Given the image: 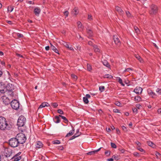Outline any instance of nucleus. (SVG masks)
Listing matches in <instances>:
<instances>
[{
    "instance_id": "obj_1",
    "label": "nucleus",
    "mask_w": 161,
    "mask_h": 161,
    "mask_svg": "<svg viewBox=\"0 0 161 161\" xmlns=\"http://www.w3.org/2000/svg\"><path fill=\"white\" fill-rule=\"evenodd\" d=\"M12 128L11 125L6 119L3 117H0V129L2 130H9Z\"/></svg>"
},
{
    "instance_id": "obj_2",
    "label": "nucleus",
    "mask_w": 161,
    "mask_h": 161,
    "mask_svg": "<svg viewBox=\"0 0 161 161\" xmlns=\"http://www.w3.org/2000/svg\"><path fill=\"white\" fill-rule=\"evenodd\" d=\"M10 86V85H8L7 86L6 88L3 89L4 87V85L3 84L2 82L0 83V92L2 93H3L5 92H7V93H9V94L12 97L13 95V92H12L13 90H14L13 87H10L9 88V87Z\"/></svg>"
},
{
    "instance_id": "obj_3",
    "label": "nucleus",
    "mask_w": 161,
    "mask_h": 161,
    "mask_svg": "<svg viewBox=\"0 0 161 161\" xmlns=\"http://www.w3.org/2000/svg\"><path fill=\"white\" fill-rule=\"evenodd\" d=\"M16 138L19 142V144H23L26 140V137L25 135L22 133H19L17 134Z\"/></svg>"
},
{
    "instance_id": "obj_4",
    "label": "nucleus",
    "mask_w": 161,
    "mask_h": 161,
    "mask_svg": "<svg viewBox=\"0 0 161 161\" xmlns=\"http://www.w3.org/2000/svg\"><path fill=\"white\" fill-rule=\"evenodd\" d=\"M26 121V118L24 116H19L17 121V125L19 127L24 126L25 124Z\"/></svg>"
},
{
    "instance_id": "obj_5",
    "label": "nucleus",
    "mask_w": 161,
    "mask_h": 161,
    "mask_svg": "<svg viewBox=\"0 0 161 161\" xmlns=\"http://www.w3.org/2000/svg\"><path fill=\"white\" fill-rule=\"evenodd\" d=\"M9 142L10 146L13 147H16L19 144V142L17 141L16 138H11L9 141Z\"/></svg>"
},
{
    "instance_id": "obj_6",
    "label": "nucleus",
    "mask_w": 161,
    "mask_h": 161,
    "mask_svg": "<svg viewBox=\"0 0 161 161\" xmlns=\"http://www.w3.org/2000/svg\"><path fill=\"white\" fill-rule=\"evenodd\" d=\"M12 108L15 110H17L19 108V103L16 100L14 99L10 103Z\"/></svg>"
},
{
    "instance_id": "obj_7",
    "label": "nucleus",
    "mask_w": 161,
    "mask_h": 161,
    "mask_svg": "<svg viewBox=\"0 0 161 161\" xmlns=\"http://www.w3.org/2000/svg\"><path fill=\"white\" fill-rule=\"evenodd\" d=\"M150 8L151 9L150 11L151 14H155L156 13L157 11V8L156 5L154 4L150 6Z\"/></svg>"
},
{
    "instance_id": "obj_8",
    "label": "nucleus",
    "mask_w": 161,
    "mask_h": 161,
    "mask_svg": "<svg viewBox=\"0 0 161 161\" xmlns=\"http://www.w3.org/2000/svg\"><path fill=\"white\" fill-rule=\"evenodd\" d=\"M142 91V89L139 86L136 87L134 90L133 92L136 94H141Z\"/></svg>"
},
{
    "instance_id": "obj_9",
    "label": "nucleus",
    "mask_w": 161,
    "mask_h": 161,
    "mask_svg": "<svg viewBox=\"0 0 161 161\" xmlns=\"http://www.w3.org/2000/svg\"><path fill=\"white\" fill-rule=\"evenodd\" d=\"M2 100L3 103L6 105H7L10 103L9 99L6 96L2 97Z\"/></svg>"
},
{
    "instance_id": "obj_10",
    "label": "nucleus",
    "mask_w": 161,
    "mask_h": 161,
    "mask_svg": "<svg viewBox=\"0 0 161 161\" xmlns=\"http://www.w3.org/2000/svg\"><path fill=\"white\" fill-rule=\"evenodd\" d=\"M91 96L89 94H87L86 96L83 97V101L85 104H87L89 102L88 98H90Z\"/></svg>"
},
{
    "instance_id": "obj_11",
    "label": "nucleus",
    "mask_w": 161,
    "mask_h": 161,
    "mask_svg": "<svg viewBox=\"0 0 161 161\" xmlns=\"http://www.w3.org/2000/svg\"><path fill=\"white\" fill-rule=\"evenodd\" d=\"M114 40L115 44L119 46L120 44V41L119 38L116 36H114Z\"/></svg>"
},
{
    "instance_id": "obj_12",
    "label": "nucleus",
    "mask_w": 161,
    "mask_h": 161,
    "mask_svg": "<svg viewBox=\"0 0 161 161\" xmlns=\"http://www.w3.org/2000/svg\"><path fill=\"white\" fill-rule=\"evenodd\" d=\"M147 92L149 95L151 96L153 98H155L156 96V94L151 89H148Z\"/></svg>"
},
{
    "instance_id": "obj_13",
    "label": "nucleus",
    "mask_w": 161,
    "mask_h": 161,
    "mask_svg": "<svg viewBox=\"0 0 161 161\" xmlns=\"http://www.w3.org/2000/svg\"><path fill=\"white\" fill-rule=\"evenodd\" d=\"M41 11V9L37 7L35 8L34 13L36 15L38 16L40 13Z\"/></svg>"
},
{
    "instance_id": "obj_14",
    "label": "nucleus",
    "mask_w": 161,
    "mask_h": 161,
    "mask_svg": "<svg viewBox=\"0 0 161 161\" xmlns=\"http://www.w3.org/2000/svg\"><path fill=\"white\" fill-rule=\"evenodd\" d=\"M50 106V104L46 102H44L42 103L39 106V108H44L46 106L48 107Z\"/></svg>"
},
{
    "instance_id": "obj_15",
    "label": "nucleus",
    "mask_w": 161,
    "mask_h": 161,
    "mask_svg": "<svg viewBox=\"0 0 161 161\" xmlns=\"http://www.w3.org/2000/svg\"><path fill=\"white\" fill-rule=\"evenodd\" d=\"M51 46L50 48L55 53L59 54L58 50L56 48V47L53 45L52 44H50Z\"/></svg>"
},
{
    "instance_id": "obj_16",
    "label": "nucleus",
    "mask_w": 161,
    "mask_h": 161,
    "mask_svg": "<svg viewBox=\"0 0 161 161\" xmlns=\"http://www.w3.org/2000/svg\"><path fill=\"white\" fill-rule=\"evenodd\" d=\"M79 13L78 9L76 8H75L72 11V14L74 15H76Z\"/></svg>"
},
{
    "instance_id": "obj_17",
    "label": "nucleus",
    "mask_w": 161,
    "mask_h": 161,
    "mask_svg": "<svg viewBox=\"0 0 161 161\" xmlns=\"http://www.w3.org/2000/svg\"><path fill=\"white\" fill-rule=\"evenodd\" d=\"M21 157L20 156H17V154H16L13 158L14 161H18L21 159Z\"/></svg>"
},
{
    "instance_id": "obj_18",
    "label": "nucleus",
    "mask_w": 161,
    "mask_h": 161,
    "mask_svg": "<svg viewBox=\"0 0 161 161\" xmlns=\"http://www.w3.org/2000/svg\"><path fill=\"white\" fill-rule=\"evenodd\" d=\"M116 10L120 14H123L124 12L119 7H116Z\"/></svg>"
},
{
    "instance_id": "obj_19",
    "label": "nucleus",
    "mask_w": 161,
    "mask_h": 161,
    "mask_svg": "<svg viewBox=\"0 0 161 161\" xmlns=\"http://www.w3.org/2000/svg\"><path fill=\"white\" fill-rule=\"evenodd\" d=\"M103 64L106 67L109 68L110 67V65L109 64L108 62L106 60H103L102 61Z\"/></svg>"
},
{
    "instance_id": "obj_20",
    "label": "nucleus",
    "mask_w": 161,
    "mask_h": 161,
    "mask_svg": "<svg viewBox=\"0 0 161 161\" xmlns=\"http://www.w3.org/2000/svg\"><path fill=\"white\" fill-rule=\"evenodd\" d=\"M93 47L94 48V51L95 52H100V50L99 48L96 45H93Z\"/></svg>"
},
{
    "instance_id": "obj_21",
    "label": "nucleus",
    "mask_w": 161,
    "mask_h": 161,
    "mask_svg": "<svg viewBox=\"0 0 161 161\" xmlns=\"http://www.w3.org/2000/svg\"><path fill=\"white\" fill-rule=\"evenodd\" d=\"M87 32L88 34L89 35V37H91L92 36V31L91 29L88 28H87Z\"/></svg>"
},
{
    "instance_id": "obj_22",
    "label": "nucleus",
    "mask_w": 161,
    "mask_h": 161,
    "mask_svg": "<svg viewBox=\"0 0 161 161\" xmlns=\"http://www.w3.org/2000/svg\"><path fill=\"white\" fill-rule=\"evenodd\" d=\"M42 143L40 141L37 142L36 145V147L38 148H41L42 147Z\"/></svg>"
},
{
    "instance_id": "obj_23",
    "label": "nucleus",
    "mask_w": 161,
    "mask_h": 161,
    "mask_svg": "<svg viewBox=\"0 0 161 161\" xmlns=\"http://www.w3.org/2000/svg\"><path fill=\"white\" fill-rule=\"evenodd\" d=\"M135 101L136 103L138 102L142 101V98L139 96H136L134 98Z\"/></svg>"
},
{
    "instance_id": "obj_24",
    "label": "nucleus",
    "mask_w": 161,
    "mask_h": 161,
    "mask_svg": "<svg viewBox=\"0 0 161 161\" xmlns=\"http://www.w3.org/2000/svg\"><path fill=\"white\" fill-rule=\"evenodd\" d=\"M65 44L64 45V46L68 48L69 50H70L73 51L74 50V49L73 47H72L71 45H69L68 44L65 43Z\"/></svg>"
},
{
    "instance_id": "obj_25",
    "label": "nucleus",
    "mask_w": 161,
    "mask_h": 161,
    "mask_svg": "<svg viewBox=\"0 0 161 161\" xmlns=\"http://www.w3.org/2000/svg\"><path fill=\"white\" fill-rule=\"evenodd\" d=\"M53 120L54 122L56 123H59L60 122L59 116H56Z\"/></svg>"
},
{
    "instance_id": "obj_26",
    "label": "nucleus",
    "mask_w": 161,
    "mask_h": 161,
    "mask_svg": "<svg viewBox=\"0 0 161 161\" xmlns=\"http://www.w3.org/2000/svg\"><path fill=\"white\" fill-rule=\"evenodd\" d=\"M117 79L118 80V82L121 84V85L123 86H125V84H123L122 82V80L119 77H117Z\"/></svg>"
},
{
    "instance_id": "obj_27",
    "label": "nucleus",
    "mask_w": 161,
    "mask_h": 161,
    "mask_svg": "<svg viewBox=\"0 0 161 161\" xmlns=\"http://www.w3.org/2000/svg\"><path fill=\"white\" fill-rule=\"evenodd\" d=\"M135 57L141 63H142L143 60L142 58L138 55H135Z\"/></svg>"
},
{
    "instance_id": "obj_28",
    "label": "nucleus",
    "mask_w": 161,
    "mask_h": 161,
    "mask_svg": "<svg viewBox=\"0 0 161 161\" xmlns=\"http://www.w3.org/2000/svg\"><path fill=\"white\" fill-rule=\"evenodd\" d=\"M147 144L149 146L153 148H154L155 147V144L152 142H148Z\"/></svg>"
},
{
    "instance_id": "obj_29",
    "label": "nucleus",
    "mask_w": 161,
    "mask_h": 161,
    "mask_svg": "<svg viewBox=\"0 0 161 161\" xmlns=\"http://www.w3.org/2000/svg\"><path fill=\"white\" fill-rule=\"evenodd\" d=\"M74 130H72L69 131V132L66 135V137H68L72 135L74 132Z\"/></svg>"
},
{
    "instance_id": "obj_30",
    "label": "nucleus",
    "mask_w": 161,
    "mask_h": 161,
    "mask_svg": "<svg viewBox=\"0 0 161 161\" xmlns=\"http://www.w3.org/2000/svg\"><path fill=\"white\" fill-rule=\"evenodd\" d=\"M77 25L78 26V27L79 28H81L83 29V25H82L80 21H78L77 22Z\"/></svg>"
},
{
    "instance_id": "obj_31",
    "label": "nucleus",
    "mask_w": 161,
    "mask_h": 161,
    "mask_svg": "<svg viewBox=\"0 0 161 161\" xmlns=\"http://www.w3.org/2000/svg\"><path fill=\"white\" fill-rule=\"evenodd\" d=\"M126 15L127 17L129 18H131L132 17V15L128 11H126L125 12Z\"/></svg>"
},
{
    "instance_id": "obj_32",
    "label": "nucleus",
    "mask_w": 161,
    "mask_h": 161,
    "mask_svg": "<svg viewBox=\"0 0 161 161\" xmlns=\"http://www.w3.org/2000/svg\"><path fill=\"white\" fill-rule=\"evenodd\" d=\"M134 30H135V31L136 32L137 34H138L140 33V30L137 27H136V26H135L134 27Z\"/></svg>"
},
{
    "instance_id": "obj_33",
    "label": "nucleus",
    "mask_w": 161,
    "mask_h": 161,
    "mask_svg": "<svg viewBox=\"0 0 161 161\" xmlns=\"http://www.w3.org/2000/svg\"><path fill=\"white\" fill-rule=\"evenodd\" d=\"M14 9V8L13 7H12L11 6H8V11L10 12H12L13 9Z\"/></svg>"
},
{
    "instance_id": "obj_34",
    "label": "nucleus",
    "mask_w": 161,
    "mask_h": 161,
    "mask_svg": "<svg viewBox=\"0 0 161 161\" xmlns=\"http://www.w3.org/2000/svg\"><path fill=\"white\" fill-rule=\"evenodd\" d=\"M87 69L89 71H90L92 69L91 65L90 64H87Z\"/></svg>"
},
{
    "instance_id": "obj_35",
    "label": "nucleus",
    "mask_w": 161,
    "mask_h": 161,
    "mask_svg": "<svg viewBox=\"0 0 161 161\" xmlns=\"http://www.w3.org/2000/svg\"><path fill=\"white\" fill-rule=\"evenodd\" d=\"M104 86H101L99 87V90L101 92H103L104 90Z\"/></svg>"
},
{
    "instance_id": "obj_36",
    "label": "nucleus",
    "mask_w": 161,
    "mask_h": 161,
    "mask_svg": "<svg viewBox=\"0 0 161 161\" xmlns=\"http://www.w3.org/2000/svg\"><path fill=\"white\" fill-rule=\"evenodd\" d=\"M61 117L64 120L65 123H67L68 122V120L65 117L63 116H61Z\"/></svg>"
},
{
    "instance_id": "obj_37",
    "label": "nucleus",
    "mask_w": 161,
    "mask_h": 161,
    "mask_svg": "<svg viewBox=\"0 0 161 161\" xmlns=\"http://www.w3.org/2000/svg\"><path fill=\"white\" fill-rule=\"evenodd\" d=\"M5 151L6 152V156L7 157H9L10 156V154L11 153V152L10 151L9 153H8V154L6 152H8V149H7V148H6V149H5Z\"/></svg>"
},
{
    "instance_id": "obj_38",
    "label": "nucleus",
    "mask_w": 161,
    "mask_h": 161,
    "mask_svg": "<svg viewBox=\"0 0 161 161\" xmlns=\"http://www.w3.org/2000/svg\"><path fill=\"white\" fill-rule=\"evenodd\" d=\"M111 147L113 148H116L117 147L116 144L114 143L111 142Z\"/></svg>"
},
{
    "instance_id": "obj_39",
    "label": "nucleus",
    "mask_w": 161,
    "mask_h": 161,
    "mask_svg": "<svg viewBox=\"0 0 161 161\" xmlns=\"http://www.w3.org/2000/svg\"><path fill=\"white\" fill-rule=\"evenodd\" d=\"M60 143V141L58 140H55L53 141V143L54 144H59Z\"/></svg>"
},
{
    "instance_id": "obj_40",
    "label": "nucleus",
    "mask_w": 161,
    "mask_h": 161,
    "mask_svg": "<svg viewBox=\"0 0 161 161\" xmlns=\"http://www.w3.org/2000/svg\"><path fill=\"white\" fill-rule=\"evenodd\" d=\"M105 77L107 78L110 79L113 78V76L111 75L108 74L105 75Z\"/></svg>"
},
{
    "instance_id": "obj_41",
    "label": "nucleus",
    "mask_w": 161,
    "mask_h": 161,
    "mask_svg": "<svg viewBox=\"0 0 161 161\" xmlns=\"http://www.w3.org/2000/svg\"><path fill=\"white\" fill-rule=\"evenodd\" d=\"M115 104L117 106L120 107L121 106V103L118 101L116 102L115 103Z\"/></svg>"
},
{
    "instance_id": "obj_42",
    "label": "nucleus",
    "mask_w": 161,
    "mask_h": 161,
    "mask_svg": "<svg viewBox=\"0 0 161 161\" xmlns=\"http://www.w3.org/2000/svg\"><path fill=\"white\" fill-rule=\"evenodd\" d=\"M137 149L138 150H139L141 152H145V150L142 148L140 147H137Z\"/></svg>"
},
{
    "instance_id": "obj_43",
    "label": "nucleus",
    "mask_w": 161,
    "mask_h": 161,
    "mask_svg": "<svg viewBox=\"0 0 161 161\" xmlns=\"http://www.w3.org/2000/svg\"><path fill=\"white\" fill-rule=\"evenodd\" d=\"M157 92L159 95H161V89L158 88L156 90Z\"/></svg>"
},
{
    "instance_id": "obj_44",
    "label": "nucleus",
    "mask_w": 161,
    "mask_h": 161,
    "mask_svg": "<svg viewBox=\"0 0 161 161\" xmlns=\"http://www.w3.org/2000/svg\"><path fill=\"white\" fill-rule=\"evenodd\" d=\"M110 151H106L105 152V154L107 156H109L110 154Z\"/></svg>"
},
{
    "instance_id": "obj_45",
    "label": "nucleus",
    "mask_w": 161,
    "mask_h": 161,
    "mask_svg": "<svg viewBox=\"0 0 161 161\" xmlns=\"http://www.w3.org/2000/svg\"><path fill=\"white\" fill-rule=\"evenodd\" d=\"M64 14L65 16V17H66L68 16L69 13L68 11H66L64 12Z\"/></svg>"
},
{
    "instance_id": "obj_46",
    "label": "nucleus",
    "mask_w": 161,
    "mask_h": 161,
    "mask_svg": "<svg viewBox=\"0 0 161 161\" xmlns=\"http://www.w3.org/2000/svg\"><path fill=\"white\" fill-rule=\"evenodd\" d=\"M133 155L134 156H135L136 157H140V155H139V153H138L136 152H135L134 153Z\"/></svg>"
},
{
    "instance_id": "obj_47",
    "label": "nucleus",
    "mask_w": 161,
    "mask_h": 161,
    "mask_svg": "<svg viewBox=\"0 0 161 161\" xmlns=\"http://www.w3.org/2000/svg\"><path fill=\"white\" fill-rule=\"evenodd\" d=\"M132 110L134 113L136 114H137L138 113L137 109L136 108H134L132 109Z\"/></svg>"
},
{
    "instance_id": "obj_48",
    "label": "nucleus",
    "mask_w": 161,
    "mask_h": 161,
    "mask_svg": "<svg viewBox=\"0 0 161 161\" xmlns=\"http://www.w3.org/2000/svg\"><path fill=\"white\" fill-rule=\"evenodd\" d=\"M58 113L61 114H63L64 113L63 111L61 109H58Z\"/></svg>"
},
{
    "instance_id": "obj_49",
    "label": "nucleus",
    "mask_w": 161,
    "mask_h": 161,
    "mask_svg": "<svg viewBox=\"0 0 161 161\" xmlns=\"http://www.w3.org/2000/svg\"><path fill=\"white\" fill-rule=\"evenodd\" d=\"M17 36L19 37V38H22L23 36V34L19 33H18L17 34Z\"/></svg>"
},
{
    "instance_id": "obj_50",
    "label": "nucleus",
    "mask_w": 161,
    "mask_h": 161,
    "mask_svg": "<svg viewBox=\"0 0 161 161\" xmlns=\"http://www.w3.org/2000/svg\"><path fill=\"white\" fill-rule=\"evenodd\" d=\"M135 143L138 146V147H140L141 146V143L138 141H136L135 142Z\"/></svg>"
},
{
    "instance_id": "obj_51",
    "label": "nucleus",
    "mask_w": 161,
    "mask_h": 161,
    "mask_svg": "<svg viewBox=\"0 0 161 161\" xmlns=\"http://www.w3.org/2000/svg\"><path fill=\"white\" fill-rule=\"evenodd\" d=\"M113 111L116 113H119V110H118L117 109L115 108L113 109Z\"/></svg>"
},
{
    "instance_id": "obj_52",
    "label": "nucleus",
    "mask_w": 161,
    "mask_h": 161,
    "mask_svg": "<svg viewBox=\"0 0 161 161\" xmlns=\"http://www.w3.org/2000/svg\"><path fill=\"white\" fill-rule=\"evenodd\" d=\"M112 158H113L115 159L116 160H118L119 159L118 156L117 155H114L112 157Z\"/></svg>"
},
{
    "instance_id": "obj_53",
    "label": "nucleus",
    "mask_w": 161,
    "mask_h": 161,
    "mask_svg": "<svg viewBox=\"0 0 161 161\" xmlns=\"http://www.w3.org/2000/svg\"><path fill=\"white\" fill-rule=\"evenodd\" d=\"M122 129L125 131H127V128L124 125H123L122 126Z\"/></svg>"
},
{
    "instance_id": "obj_54",
    "label": "nucleus",
    "mask_w": 161,
    "mask_h": 161,
    "mask_svg": "<svg viewBox=\"0 0 161 161\" xmlns=\"http://www.w3.org/2000/svg\"><path fill=\"white\" fill-rule=\"evenodd\" d=\"M52 105L54 108H55L58 106V104L57 103H53L52 104Z\"/></svg>"
},
{
    "instance_id": "obj_55",
    "label": "nucleus",
    "mask_w": 161,
    "mask_h": 161,
    "mask_svg": "<svg viewBox=\"0 0 161 161\" xmlns=\"http://www.w3.org/2000/svg\"><path fill=\"white\" fill-rule=\"evenodd\" d=\"M71 77L74 79H76L77 78V76L74 75V74H72L71 75Z\"/></svg>"
},
{
    "instance_id": "obj_56",
    "label": "nucleus",
    "mask_w": 161,
    "mask_h": 161,
    "mask_svg": "<svg viewBox=\"0 0 161 161\" xmlns=\"http://www.w3.org/2000/svg\"><path fill=\"white\" fill-rule=\"evenodd\" d=\"M92 15H88V19L89 20H92Z\"/></svg>"
},
{
    "instance_id": "obj_57",
    "label": "nucleus",
    "mask_w": 161,
    "mask_h": 161,
    "mask_svg": "<svg viewBox=\"0 0 161 161\" xmlns=\"http://www.w3.org/2000/svg\"><path fill=\"white\" fill-rule=\"evenodd\" d=\"M45 49L46 51H48L49 50L50 47L49 46H46L45 47Z\"/></svg>"
},
{
    "instance_id": "obj_58",
    "label": "nucleus",
    "mask_w": 161,
    "mask_h": 161,
    "mask_svg": "<svg viewBox=\"0 0 161 161\" xmlns=\"http://www.w3.org/2000/svg\"><path fill=\"white\" fill-rule=\"evenodd\" d=\"M77 136H72L70 139V140H73L76 137H77Z\"/></svg>"
},
{
    "instance_id": "obj_59",
    "label": "nucleus",
    "mask_w": 161,
    "mask_h": 161,
    "mask_svg": "<svg viewBox=\"0 0 161 161\" xmlns=\"http://www.w3.org/2000/svg\"><path fill=\"white\" fill-rule=\"evenodd\" d=\"M77 37L79 39H80V38H81L82 40L83 39L80 35L79 34H78V35L77 36Z\"/></svg>"
},
{
    "instance_id": "obj_60",
    "label": "nucleus",
    "mask_w": 161,
    "mask_h": 161,
    "mask_svg": "<svg viewBox=\"0 0 161 161\" xmlns=\"http://www.w3.org/2000/svg\"><path fill=\"white\" fill-rule=\"evenodd\" d=\"M126 70L127 72H130V71L132 70V69L131 68H128L126 69Z\"/></svg>"
},
{
    "instance_id": "obj_61",
    "label": "nucleus",
    "mask_w": 161,
    "mask_h": 161,
    "mask_svg": "<svg viewBox=\"0 0 161 161\" xmlns=\"http://www.w3.org/2000/svg\"><path fill=\"white\" fill-rule=\"evenodd\" d=\"M141 105L139 104H137L136 105V107L138 108H140V107H141Z\"/></svg>"
},
{
    "instance_id": "obj_62",
    "label": "nucleus",
    "mask_w": 161,
    "mask_h": 161,
    "mask_svg": "<svg viewBox=\"0 0 161 161\" xmlns=\"http://www.w3.org/2000/svg\"><path fill=\"white\" fill-rule=\"evenodd\" d=\"M7 22L10 25H12L13 24V23L11 21H7Z\"/></svg>"
},
{
    "instance_id": "obj_63",
    "label": "nucleus",
    "mask_w": 161,
    "mask_h": 161,
    "mask_svg": "<svg viewBox=\"0 0 161 161\" xmlns=\"http://www.w3.org/2000/svg\"><path fill=\"white\" fill-rule=\"evenodd\" d=\"M120 152L122 153H123L125 152V150L124 149H121L119 150Z\"/></svg>"
},
{
    "instance_id": "obj_64",
    "label": "nucleus",
    "mask_w": 161,
    "mask_h": 161,
    "mask_svg": "<svg viewBox=\"0 0 161 161\" xmlns=\"http://www.w3.org/2000/svg\"><path fill=\"white\" fill-rule=\"evenodd\" d=\"M158 113H161V108H159L158 110Z\"/></svg>"
}]
</instances>
